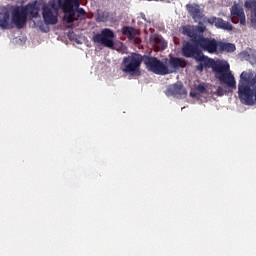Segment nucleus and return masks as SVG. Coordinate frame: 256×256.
Wrapping results in <instances>:
<instances>
[{
  "label": "nucleus",
  "instance_id": "f257e3e1",
  "mask_svg": "<svg viewBox=\"0 0 256 256\" xmlns=\"http://www.w3.org/2000/svg\"><path fill=\"white\" fill-rule=\"evenodd\" d=\"M142 62H144L150 71L157 75H168L173 71L185 66L184 59L171 57L169 60H165V63L168 62L169 68L173 70L169 71L168 67L155 57H150L147 55L142 56L138 53H132L130 56L123 58L121 70L123 73L132 77H139L141 75Z\"/></svg>",
  "mask_w": 256,
  "mask_h": 256
},
{
  "label": "nucleus",
  "instance_id": "f03ea898",
  "mask_svg": "<svg viewBox=\"0 0 256 256\" xmlns=\"http://www.w3.org/2000/svg\"><path fill=\"white\" fill-rule=\"evenodd\" d=\"M238 98L246 106H254L256 103V74L242 72L238 82Z\"/></svg>",
  "mask_w": 256,
  "mask_h": 256
},
{
  "label": "nucleus",
  "instance_id": "7ed1b4c3",
  "mask_svg": "<svg viewBox=\"0 0 256 256\" xmlns=\"http://www.w3.org/2000/svg\"><path fill=\"white\" fill-rule=\"evenodd\" d=\"M186 9L195 22L202 20L204 23L215 25L216 28L226 31H233V25H231V23L224 21L221 18L205 17L203 11L200 9V6L197 4H188L186 5Z\"/></svg>",
  "mask_w": 256,
  "mask_h": 256
},
{
  "label": "nucleus",
  "instance_id": "20e7f679",
  "mask_svg": "<svg viewBox=\"0 0 256 256\" xmlns=\"http://www.w3.org/2000/svg\"><path fill=\"white\" fill-rule=\"evenodd\" d=\"M38 15L39 7L36 3L21 7H14L12 10V21L18 29H22L27 22L28 16L31 18H37Z\"/></svg>",
  "mask_w": 256,
  "mask_h": 256
},
{
  "label": "nucleus",
  "instance_id": "39448f33",
  "mask_svg": "<svg viewBox=\"0 0 256 256\" xmlns=\"http://www.w3.org/2000/svg\"><path fill=\"white\" fill-rule=\"evenodd\" d=\"M212 71L215 74V78L221 83L226 84L231 89H237V82L235 76L231 72V66L227 62H215L212 61Z\"/></svg>",
  "mask_w": 256,
  "mask_h": 256
},
{
  "label": "nucleus",
  "instance_id": "423d86ee",
  "mask_svg": "<svg viewBox=\"0 0 256 256\" xmlns=\"http://www.w3.org/2000/svg\"><path fill=\"white\" fill-rule=\"evenodd\" d=\"M115 33L108 28L103 29L100 33L93 36L92 41L95 44H101L109 49H114Z\"/></svg>",
  "mask_w": 256,
  "mask_h": 256
},
{
  "label": "nucleus",
  "instance_id": "0eeeda50",
  "mask_svg": "<svg viewBox=\"0 0 256 256\" xmlns=\"http://www.w3.org/2000/svg\"><path fill=\"white\" fill-rule=\"evenodd\" d=\"M199 48L210 54H218L219 41L212 38H206L201 36H195L194 42Z\"/></svg>",
  "mask_w": 256,
  "mask_h": 256
},
{
  "label": "nucleus",
  "instance_id": "6e6552de",
  "mask_svg": "<svg viewBox=\"0 0 256 256\" xmlns=\"http://www.w3.org/2000/svg\"><path fill=\"white\" fill-rule=\"evenodd\" d=\"M43 19L47 25H55L58 22V6L55 2H49L43 7Z\"/></svg>",
  "mask_w": 256,
  "mask_h": 256
},
{
  "label": "nucleus",
  "instance_id": "1a4fd4ad",
  "mask_svg": "<svg viewBox=\"0 0 256 256\" xmlns=\"http://www.w3.org/2000/svg\"><path fill=\"white\" fill-rule=\"evenodd\" d=\"M199 48L195 43L186 42L182 47V55L185 58H193L198 62H202L204 55Z\"/></svg>",
  "mask_w": 256,
  "mask_h": 256
},
{
  "label": "nucleus",
  "instance_id": "9d476101",
  "mask_svg": "<svg viewBox=\"0 0 256 256\" xmlns=\"http://www.w3.org/2000/svg\"><path fill=\"white\" fill-rule=\"evenodd\" d=\"M79 6L80 0H64L62 10L65 14H68L66 19L67 23H73L74 21H77L76 10L74 8H78Z\"/></svg>",
  "mask_w": 256,
  "mask_h": 256
},
{
  "label": "nucleus",
  "instance_id": "9b49d317",
  "mask_svg": "<svg viewBox=\"0 0 256 256\" xmlns=\"http://www.w3.org/2000/svg\"><path fill=\"white\" fill-rule=\"evenodd\" d=\"M231 21L234 24L240 23V25L245 26L247 24V19L245 17V11L237 4L233 5L230 9Z\"/></svg>",
  "mask_w": 256,
  "mask_h": 256
},
{
  "label": "nucleus",
  "instance_id": "f8f14e48",
  "mask_svg": "<svg viewBox=\"0 0 256 256\" xmlns=\"http://www.w3.org/2000/svg\"><path fill=\"white\" fill-rule=\"evenodd\" d=\"M206 27L204 26H198V27H191V26H185L183 27V34L188 36L191 41L194 43V37L200 36L204 37L203 33L205 32Z\"/></svg>",
  "mask_w": 256,
  "mask_h": 256
},
{
  "label": "nucleus",
  "instance_id": "ddd939ff",
  "mask_svg": "<svg viewBox=\"0 0 256 256\" xmlns=\"http://www.w3.org/2000/svg\"><path fill=\"white\" fill-rule=\"evenodd\" d=\"M167 96L174 97H185L187 95V91L184 89L181 83H176L173 86H170L166 92Z\"/></svg>",
  "mask_w": 256,
  "mask_h": 256
},
{
  "label": "nucleus",
  "instance_id": "4468645a",
  "mask_svg": "<svg viewBox=\"0 0 256 256\" xmlns=\"http://www.w3.org/2000/svg\"><path fill=\"white\" fill-rule=\"evenodd\" d=\"M244 7L250 11L251 24L256 27V0L246 1Z\"/></svg>",
  "mask_w": 256,
  "mask_h": 256
},
{
  "label": "nucleus",
  "instance_id": "2eb2a0df",
  "mask_svg": "<svg viewBox=\"0 0 256 256\" xmlns=\"http://www.w3.org/2000/svg\"><path fill=\"white\" fill-rule=\"evenodd\" d=\"M235 50H237V47L235 46V44L232 43H225V42H218V54L219 53H233L235 52Z\"/></svg>",
  "mask_w": 256,
  "mask_h": 256
},
{
  "label": "nucleus",
  "instance_id": "dca6fc26",
  "mask_svg": "<svg viewBox=\"0 0 256 256\" xmlns=\"http://www.w3.org/2000/svg\"><path fill=\"white\" fill-rule=\"evenodd\" d=\"M96 21L98 23H106L108 21H113V15L108 11H98Z\"/></svg>",
  "mask_w": 256,
  "mask_h": 256
},
{
  "label": "nucleus",
  "instance_id": "f3484780",
  "mask_svg": "<svg viewBox=\"0 0 256 256\" xmlns=\"http://www.w3.org/2000/svg\"><path fill=\"white\" fill-rule=\"evenodd\" d=\"M121 32L124 36H126L130 41H133L136 39L137 36V30L133 27L125 26L121 29Z\"/></svg>",
  "mask_w": 256,
  "mask_h": 256
},
{
  "label": "nucleus",
  "instance_id": "a211bd4d",
  "mask_svg": "<svg viewBox=\"0 0 256 256\" xmlns=\"http://www.w3.org/2000/svg\"><path fill=\"white\" fill-rule=\"evenodd\" d=\"M0 26L3 29H10V15L8 12L0 14Z\"/></svg>",
  "mask_w": 256,
  "mask_h": 256
},
{
  "label": "nucleus",
  "instance_id": "6ab92c4d",
  "mask_svg": "<svg viewBox=\"0 0 256 256\" xmlns=\"http://www.w3.org/2000/svg\"><path fill=\"white\" fill-rule=\"evenodd\" d=\"M77 10H75V12H76V14H77V16H76V18H77V20L80 18V17H84L85 15H86V12H85V10L83 9V8H76Z\"/></svg>",
  "mask_w": 256,
  "mask_h": 256
},
{
  "label": "nucleus",
  "instance_id": "aec40b11",
  "mask_svg": "<svg viewBox=\"0 0 256 256\" xmlns=\"http://www.w3.org/2000/svg\"><path fill=\"white\" fill-rule=\"evenodd\" d=\"M196 90L201 93V94H204L206 92V87L204 86V84H199L196 88Z\"/></svg>",
  "mask_w": 256,
  "mask_h": 256
},
{
  "label": "nucleus",
  "instance_id": "412c9836",
  "mask_svg": "<svg viewBox=\"0 0 256 256\" xmlns=\"http://www.w3.org/2000/svg\"><path fill=\"white\" fill-rule=\"evenodd\" d=\"M218 97L225 96V90L222 87H218L215 93Z\"/></svg>",
  "mask_w": 256,
  "mask_h": 256
},
{
  "label": "nucleus",
  "instance_id": "4be33fe9",
  "mask_svg": "<svg viewBox=\"0 0 256 256\" xmlns=\"http://www.w3.org/2000/svg\"><path fill=\"white\" fill-rule=\"evenodd\" d=\"M167 48V43H163L161 49L165 50Z\"/></svg>",
  "mask_w": 256,
  "mask_h": 256
},
{
  "label": "nucleus",
  "instance_id": "5701e85b",
  "mask_svg": "<svg viewBox=\"0 0 256 256\" xmlns=\"http://www.w3.org/2000/svg\"><path fill=\"white\" fill-rule=\"evenodd\" d=\"M190 96H191L192 98H196V97H197V94H196V93L191 92V93H190Z\"/></svg>",
  "mask_w": 256,
  "mask_h": 256
},
{
  "label": "nucleus",
  "instance_id": "b1692460",
  "mask_svg": "<svg viewBox=\"0 0 256 256\" xmlns=\"http://www.w3.org/2000/svg\"><path fill=\"white\" fill-rule=\"evenodd\" d=\"M197 69H198L199 71H202L203 67L200 65V66L197 67Z\"/></svg>",
  "mask_w": 256,
  "mask_h": 256
},
{
  "label": "nucleus",
  "instance_id": "393cba45",
  "mask_svg": "<svg viewBox=\"0 0 256 256\" xmlns=\"http://www.w3.org/2000/svg\"><path fill=\"white\" fill-rule=\"evenodd\" d=\"M146 1H157V0H146Z\"/></svg>",
  "mask_w": 256,
  "mask_h": 256
}]
</instances>
